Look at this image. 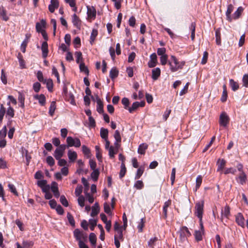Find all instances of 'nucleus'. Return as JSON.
<instances>
[{
  "label": "nucleus",
  "instance_id": "7",
  "mask_svg": "<svg viewBox=\"0 0 248 248\" xmlns=\"http://www.w3.org/2000/svg\"><path fill=\"white\" fill-rule=\"evenodd\" d=\"M230 121L229 116L225 112H222L219 117V124L220 125L226 127Z\"/></svg>",
  "mask_w": 248,
  "mask_h": 248
},
{
  "label": "nucleus",
  "instance_id": "33",
  "mask_svg": "<svg viewBox=\"0 0 248 248\" xmlns=\"http://www.w3.org/2000/svg\"><path fill=\"white\" fill-rule=\"evenodd\" d=\"M239 182L241 185H244L247 180V176L244 172H240L238 176Z\"/></svg>",
  "mask_w": 248,
  "mask_h": 248
},
{
  "label": "nucleus",
  "instance_id": "46",
  "mask_svg": "<svg viewBox=\"0 0 248 248\" xmlns=\"http://www.w3.org/2000/svg\"><path fill=\"white\" fill-rule=\"evenodd\" d=\"M67 219L68 220V221H69L70 224L72 227H75V221L74 218L73 216L72 215V214L69 212L67 213Z\"/></svg>",
  "mask_w": 248,
  "mask_h": 248
},
{
  "label": "nucleus",
  "instance_id": "18",
  "mask_svg": "<svg viewBox=\"0 0 248 248\" xmlns=\"http://www.w3.org/2000/svg\"><path fill=\"white\" fill-rule=\"evenodd\" d=\"M41 50L42 51V57L46 58L47 56L48 52V45L46 41L43 42L42 44Z\"/></svg>",
  "mask_w": 248,
  "mask_h": 248
},
{
  "label": "nucleus",
  "instance_id": "64",
  "mask_svg": "<svg viewBox=\"0 0 248 248\" xmlns=\"http://www.w3.org/2000/svg\"><path fill=\"white\" fill-rule=\"evenodd\" d=\"M243 85L245 87H248V74H245L243 77Z\"/></svg>",
  "mask_w": 248,
  "mask_h": 248
},
{
  "label": "nucleus",
  "instance_id": "63",
  "mask_svg": "<svg viewBox=\"0 0 248 248\" xmlns=\"http://www.w3.org/2000/svg\"><path fill=\"white\" fill-rule=\"evenodd\" d=\"M46 161L50 166H53L55 164V160L51 156H48L46 157Z\"/></svg>",
  "mask_w": 248,
  "mask_h": 248
},
{
  "label": "nucleus",
  "instance_id": "62",
  "mask_svg": "<svg viewBox=\"0 0 248 248\" xmlns=\"http://www.w3.org/2000/svg\"><path fill=\"white\" fill-rule=\"evenodd\" d=\"M8 186L11 192H12L16 196L18 195V193L16 191V188L14 185L9 184Z\"/></svg>",
  "mask_w": 248,
  "mask_h": 248
},
{
  "label": "nucleus",
  "instance_id": "48",
  "mask_svg": "<svg viewBox=\"0 0 248 248\" xmlns=\"http://www.w3.org/2000/svg\"><path fill=\"white\" fill-rule=\"evenodd\" d=\"M66 96L67 98H68V101H70V103L73 105L75 104V101L74 99V95L71 93H68L67 92L65 93Z\"/></svg>",
  "mask_w": 248,
  "mask_h": 248
},
{
  "label": "nucleus",
  "instance_id": "14",
  "mask_svg": "<svg viewBox=\"0 0 248 248\" xmlns=\"http://www.w3.org/2000/svg\"><path fill=\"white\" fill-rule=\"evenodd\" d=\"M59 6L58 0H51L50 4L48 6V9L50 12L53 13L56 9Z\"/></svg>",
  "mask_w": 248,
  "mask_h": 248
},
{
  "label": "nucleus",
  "instance_id": "3",
  "mask_svg": "<svg viewBox=\"0 0 248 248\" xmlns=\"http://www.w3.org/2000/svg\"><path fill=\"white\" fill-rule=\"evenodd\" d=\"M74 236L76 239L78 241V243L80 241H86L87 240L88 236L86 233L80 231L79 229H76L74 231Z\"/></svg>",
  "mask_w": 248,
  "mask_h": 248
},
{
  "label": "nucleus",
  "instance_id": "43",
  "mask_svg": "<svg viewBox=\"0 0 248 248\" xmlns=\"http://www.w3.org/2000/svg\"><path fill=\"white\" fill-rule=\"evenodd\" d=\"M196 24L194 22H192L189 27L190 30L191 31V38L192 41H194L195 39V32Z\"/></svg>",
  "mask_w": 248,
  "mask_h": 248
},
{
  "label": "nucleus",
  "instance_id": "10",
  "mask_svg": "<svg viewBox=\"0 0 248 248\" xmlns=\"http://www.w3.org/2000/svg\"><path fill=\"white\" fill-rule=\"evenodd\" d=\"M87 9L88 18L94 19L96 17V14L95 8L93 6H87Z\"/></svg>",
  "mask_w": 248,
  "mask_h": 248
},
{
  "label": "nucleus",
  "instance_id": "55",
  "mask_svg": "<svg viewBox=\"0 0 248 248\" xmlns=\"http://www.w3.org/2000/svg\"><path fill=\"white\" fill-rule=\"evenodd\" d=\"M202 177L201 175H199L197 178L196 181V190H197L201 186L202 183Z\"/></svg>",
  "mask_w": 248,
  "mask_h": 248
},
{
  "label": "nucleus",
  "instance_id": "2",
  "mask_svg": "<svg viewBox=\"0 0 248 248\" xmlns=\"http://www.w3.org/2000/svg\"><path fill=\"white\" fill-rule=\"evenodd\" d=\"M195 215L200 219V226L202 229H203V226L202 223V217L203 210V202H198L196 204L195 206Z\"/></svg>",
  "mask_w": 248,
  "mask_h": 248
},
{
  "label": "nucleus",
  "instance_id": "24",
  "mask_svg": "<svg viewBox=\"0 0 248 248\" xmlns=\"http://www.w3.org/2000/svg\"><path fill=\"white\" fill-rule=\"evenodd\" d=\"M243 11L244 8L242 7H239L233 14L232 16V19H236L239 18Z\"/></svg>",
  "mask_w": 248,
  "mask_h": 248
},
{
  "label": "nucleus",
  "instance_id": "34",
  "mask_svg": "<svg viewBox=\"0 0 248 248\" xmlns=\"http://www.w3.org/2000/svg\"><path fill=\"white\" fill-rule=\"evenodd\" d=\"M108 155L110 158H113L114 157V155L118 152V151L116 150L114 147L112 146H110L108 149Z\"/></svg>",
  "mask_w": 248,
  "mask_h": 248
},
{
  "label": "nucleus",
  "instance_id": "13",
  "mask_svg": "<svg viewBox=\"0 0 248 248\" xmlns=\"http://www.w3.org/2000/svg\"><path fill=\"white\" fill-rule=\"evenodd\" d=\"M150 60L148 62V66L150 68L154 67L157 63V56L155 53L150 55Z\"/></svg>",
  "mask_w": 248,
  "mask_h": 248
},
{
  "label": "nucleus",
  "instance_id": "61",
  "mask_svg": "<svg viewBox=\"0 0 248 248\" xmlns=\"http://www.w3.org/2000/svg\"><path fill=\"white\" fill-rule=\"evenodd\" d=\"M89 224L90 225V228L91 231H93L95 226L97 225V221L95 219H91L89 220Z\"/></svg>",
  "mask_w": 248,
  "mask_h": 248
},
{
  "label": "nucleus",
  "instance_id": "40",
  "mask_svg": "<svg viewBox=\"0 0 248 248\" xmlns=\"http://www.w3.org/2000/svg\"><path fill=\"white\" fill-rule=\"evenodd\" d=\"M7 105L9 107L7 110L6 115L10 116L11 118H13L15 115L14 109L10 106V102L8 103Z\"/></svg>",
  "mask_w": 248,
  "mask_h": 248
},
{
  "label": "nucleus",
  "instance_id": "42",
  "mask_svg": "<svg viewBox=\"0 0 248 248\" xmlns=\"http://www.w3.org/2000/svg\"><path fill=\"white\" fill-rule=\"evenodd\" d=\"M82 150L83 153L87 156V157L90 158L91 157V151L86 146L82 145Z\"/></svg>",
  "mask_w": 248,
  "mask_h": 248
},
{
  "label": "nucleus",
  "instance_id": "27",
  "mask_svg": "<svg viewBox=\"0 0 248 248\" xmlns=\"http://www.w3.org/2000/svg\"><path fill=\"white\" fill-rule=\"evenodd\" d=\"M21 153L22 156L25 157L27 161V164L28 165L31 159V155H29L28 150L23 147L21 148Z\"/></svg>",
  "mask_w": 248,
  "mask_h": 248
},
{
  "label": "nucleus",
  "instance_id": "20",
  "mask_svg": "<svg viewBox=\"0 0 248 248\" xmlns=\"http://www.w3.org/2000/svg\"><path fill=\"white\" fill-rule=\"evenodd\" d=\"M0 17H1L2 20L7 21L9 17L7 15V12L3 6H0Z\"/></svg>",
  "mask_w": 248,
  "mask_h": 248
},
{
  "label": "nucleus",
  "instance_id": "36",
  "mask_svg": "<svg viewBox=\"0 0 248 248\" xmlns=\"http://www.w3.org/2000/svg\"><path fill=\"white\" fill-rule=\"evenodd\" d=\"M119 71L115 67L112 68L109 72V77L113 79L116 78L118 75Z\"/></svg>",
  "mask_w": 248,
  "mask_h": 248
},
{
  "label": "nucleus",
  "instance_id": "22",
  "mask_svg": "<svg viewBox=\"0 0 248 248\" xmlns=\"http://www.w3.org/2000/svg\"><path fill=\"white\" fill-rule=\"evenodd\" d=\"M46 22L45 20L42 19L40 22H37L36 24V29L37 31L40 32L43 31V28L46 26Z\"/></svg>",
  "mask_w": 248,
  "mask_h": 248
},
{
  "label": "nucleus",
  "instance_id": "11",
  "mask_svg": "<svg viewBox=\"0 0 248 248\" xmlns=\"http://www.w3.org/2000/svg\"><path fill=\"white\" fill-rule=\"evenodd\" d=\"M226 164V161L224 159L219 158L217 162V171L220 172V173H222V170L224 169Z\"/></svg>",
  "mask_w": 248,
  "mask_h": 248
},
{
  "label": "nucleus",
  "instance_id": "53",
  "mask_svg": "<svg viewBox=\"0 0 248 248\" xmlns=\"http://www.w3.org/2000/svg\"><path fill=\"white\" fill-rule=\"evenodd\" d=\"M33 243L31 241H24L22 243L23 248H31Z\"/></svg>",
  "mask_w": 248,
  "mask_h": 248
},
{
  "label": "nucleus",
  "instance_id": "5",
  "mask_svg": "<svg viewBox=\"0 0 248 248\" xmlns=\"http://www.w3.org/2000/svg\"><path fill=\"white\" fill-rule=\"evenodd\" d=\"M178 233L180 235V240L182 242L186 241L187 239V237L191 235V233L188 228L186 226H184L181 228Z\"/></svg>",
  "mask_w": 248,
  "mask_h": 248
},
{
  "label": "nucleus",
  "instance_id": "19",
  "mask_svg": "<svg viewBox=\"0 0 248 248\" xmlns=\"http://www.w3.org/2000/svg\"><path fill=\"white\" fill-rule=\"evenodd\" d=\"M152 78L154 80H156L160 77L161 74L160 69L158 67L155 68L152 70Z\"/></svg>",
  "mask_w": 248,
  "mask_h": 248
},
{
  "label": "nucleus",
  "instance_id": "1",
  "mask_svg": "<svg viewBox=\"0 0 248 248\" xmlns=\"http://www.w3.org/2000/svg\"><path fill=\"white\" fill-rule=\"evenodd\" d=\"M170 59L168 63L172 72H176L179 69H182L185 64V61L179 62L174 56H171Z\"/></svg>",
  "mask_w": 248,
  "mask_h": 248
},
{
  "label": "nucleus",
  "instance_id": "54",
  "mask_svg": "<svg viewBox=\"0 0 248 248\" xmlns=\"http://www.w3.org/2000/svg\"><path fill=\"white\" fill-rule=\"evenodd\" d=\"M79 68L81 71L84 72L88 75L89 71L87 67L85 66L84 63L81 62L80 63Z\"/></svg>",
  "mask_w": 248,
  "mask_h": 248
},
{
  "label": "nucleus",
  "instance_id": "58",
  "mask_svg": "<svg viewBox=\"0 0 248 248\" xmlns=\"http://www.w3.org/2000/svg\"><path fill=\"white\" fill-rule=\"evenodd\" d=\"M116 233L114 235V238L123 240V235L122 230H118V231H116Z\"/></svg>",
  "mask_w": 248,
  "mask_h": 248
},
{
  "label": "nucleus",
  "instance_id": "51",
  "mask_svg": "<svg viewBox=\"0 0 248 248\" xmlns=\"http://www.w3.org/2000/svg\"><path fill=\"white\" fill-rule=\"evenodd\" d=\"M144 185L142 181H137L134 184V187L137 189H141L143 187Z\"/></svg>",
  "mask_w": 248,
  "mask_h": 248
},
{
  "label": "nucleus",
  "instance_id": "38",
  "mask_svg": "<svg viewBox=\"0 0 248 248\" xmlns=\"http://www.w3.org/2000/svg\"><path fill=\"white\" fill-rule=\"evenodd\" d=\"M230 85L232 90L233 91H236L239 89V85L238 83L234 81L232 79L230 80Z\"/></svg>",
  "mask_w": 248,
  "mask_h": 248
},
{
  "label": "nucleus",
  "instance_id": "21",
  "mask_svg": "<svg viewBox=\"0 0 248 248\" xmlns=\"http://www.w3.org/2000/svg\"><path fill=\"white\" fill-rule=\"evenodd\" d=\"M100 207L98 202H95L93 206L92 207V212L91 216L92 217H94L96 216L99 212Z\"/></svg>",
  "mask_w": 248,
  "mask_h": 248
},
{
  "label": "nucleus",
  "instance_id": "50",
  "mask_svg": "<svg viewBox=\"0 0 248 248\" xmlns=\"http://www.w3.org/2000/svg\"><path fill=\"white\" fill-rule=\"evenodd\" d=\"M89 240L92 245L95 246L96 242V237L94 233H91L89 235Z\"/></svg>",
  "mask_w": 248,
  "mask_h": 248
},
{
  "label": "nucleus",
  "instance_id": "23",
  "mask_svg": "<svg viewBox=\"0 0 248 248\" xmlns=\"http://www.w3.org/2000/svg\"><path fill=\"white\" fill-rule=\"evenodd\" d=\"M148 147V145L146 143H142L140 144L138 149V153L140 155H144L145 154V151L147 149Z\"/></svg>",
  "mask_w": 248,
  "mask_h": 248
},
{
  "label": "nucleus",
  "instance_id": "35",
  "mask_svg": "<svg viewBox=\"0 0 248 248\" xmlns=\"http://www.w3.org/2000/svg\"><path fill=\"white\" fill-rule=\"evenodd\" d=\"M43 83L46 84L48 90L50 92H52L53 86L52 80L51 79H45Z\"/></svg>",
  "mask_w": 248,
  "mask_h": 248
},
{
  "label": "nucleus",
  "instance_id": "56",
  "mask_svg": "<svg viewBox=\"0 0 248 248\" xmlns=\"http://www.w3.org/2000/svg\"><path fill=\"white\" fill-rule=\"evenodd\" d=\"M7 134L6 126L5 125L1 130H0V139H4Z\"/></svg>",
  "mask_w": 248,
  "mask_h": 248
},
{
  "label": "nucleus",
  "instance_id": "49",
  "mask_svg": "<svg viewBox=\"0 0 248 248\" xmlns=\"http://www.w3.org/2000/svg\"><path fill=\"white\" fill-rule=\"evenodd\" d=\"M158 240L157 237H154L151 238L148 242V246L150 248H154L155 242Z\"/></svg>",
  "mask_w": 248,
  "mask_h": 248
},
{
  "label": "nucleus",
  "instance_id": "12",
  "mask_svg": "<svg viewBox=\"0 0 248 248\" xmlns=\"http://www.w3.org/2000/svg\"><path fill=\"white\" fill-rule=\"evenodd\" d=\"M33 98L34 99L38 100V102L41 106H44L45 105L46 99L44 94H35L33 96Z\"/></svg>",
  "mask_w": 248,
  "mask_h": 248
},
{
  "label": "nucleus",
  "instance_id": "9",
  "mask_svg": "<svg viewBox=\"0 0 248 248\" xmlns=\"http://www.w3.org/2000/svg\"><path fill=\"white\" fill-rule=\"evenodd\" d=\"M145 103L144 101H141L140 102H134L132 106L128 108V111L130 113L133 112L134 111L136 110L139 107H143L145 106Z\"/></svg>",
  "mask_w": 248,
  "mask_h": 248
},
{
  "label": "nucleus",
  "instance_id": "4",
  "mask_svg": "<svg viewBox=\"0 0 248 248\" xmlns=\"http://www.w3.org/2000/svg\"><path fill=\"white\" fill-rule=\"evenodd\" d=\"M67 147L74 146L75 147H79L81 146L80 140L78 138H73L72 137H68L66 139Z\"/></svg>",
  "mask_w": 248,
  "mask_h": 248
},
{
  "label": "nucleus",
  "instance_id": "37",
  "mask_svg": "<svg viewBox=\"0 0 248 248\" xmlns=\"http://www.w3.org/2000/svg\"><path fill=\"white\" fill-rule=\"evenodd\" d=\"M223 92L222 94L221 97V101L222 102H224L226 101L227 98V87L226 85H223Z\"/></svg>",
  "mask_w": 248,
  "mask_h": 248
},
{
  "label": "nucleus",
  "instance_id": "39",
  "mask_svg": "<svg viewBox=\"0 0 248 248\" xmlns=\"http://www.w3.org/2000/svg\"><path fill=\"white\" fill-rule=\"evenodd\" d=\"M30 37V35L29 36L26 35V39H25L23 42L22 43L21 45V50L22 52L25 53L26 51V48L27 46L28 43V38Z\"/></svg>",
  "mask_w": 248,
  "mask_h": 248
},
{
  "label": "nucleus",
  "instance_id": "28",
  "mask_svg": "<svg viewBox=\"0 0 248 248\" xmlns=\"http://www.w3.org/2000/svg\"><path fill=\"white\" fill-rule=\"evenodd\" d=\"M68 157L70 161L72 162L75 161L77 158V154L75 151L69 150L67 153Z\"/></svg>",
  "mask_w": 248,
  "mask_h": 248
},
{
  "label": "nucleus",
  "instance_id": "59",
  "mask_svg": "<svg viewBox=\"0 0 248 248\" xmlns=\"http://www.w3.org/2000/svg\"><path fill=\"white\" fill-rule=\"evenodd\" d=\"M71 7L73 8V10L76 12L77 11V7L76 6V0H71L67 2Z\"/></svg>",
  "mask_w": 248,
  "mask_h": 248
},
{
  "label": "nucleus",
  "instance_id": "6",
  "mask_svg": "<svg viewBox=\"0 0 248 248\" xmlns=\"http://www.w3.org/2000/svg\"><path fill=\"white\" fill-rule=\"evenodd\" d=\"M66 148L65 144L60 145L55 151L54 156L56 159H59L63 155L65 150Z\"/></svg>",
  "mask_w": 248,
  "mask_h": 248
},
{
  "label": "nucleus",
  "instance_id": "26",
  "mask_svg": "<svg viewBox=\"0 0 248 248\" xmlns=\"http://www.w3.org/2000/svg\"><path fill=\"white\" fill-rule=\"evenodd\" d=\"M171 202L170 200H168L164 203L163 208V212L164 214V217L165 219L167 217L168 208L171 205Z\"/></svg>",
  "mask_w": 248,
  "mask_h": 248
},
{
  "label": "nucleus",
  "instance_id": "8",
  "mask_svg": "<svg viewBox=\"0 0 248 248\" xmlns=\"http://www.w3.org/2000/svg\"><path fill=\"white\" fill-rule=\"evenodd\" d=\"M235 221L236 223L242 228H245V218L241 213H238L235 215Z\"/></svg>",
  "mask_w": 248,
  "mask_h": 248
},
{
  "label": "nucleus",
  "instance_id": "30",
  "mask_svg": "<svg viewBox=\"0 0 248 248\" xmlns=\"http://www.w3.org/2000/svg\"><path fill=\"white\" fill-rule=\"evenodd\" d=\"M203 231V228H201V231H195V237L197 241H201L202 239V233Z\"/></svg>",
  "mask_w": 248,
  "mask_h": 248
},
{
  "label": "nucleus",
  "instance_id": "32",
  "mask_svg": "<svg viewBox=\"0 0 248 248\" xmlns=\"http://www.w3.org/2000/svg\"><path fill=\"white\" fill-rule=\"evenodd\" d=\"M216 42L217 45L218 46L221 45V34L219 29H217L216 31Z\"/></svg>",
  "mask_w": 248,
  "mask_h": 248
},
{
  "label": "nucleus",
  "instance_id": "52",
  "mask_svg": "<svg viewBox=\"0 0 248 248\" xmlns=\"http://www.w3.org/2000/svg\"><path fill=\"white\" fill-rule=\"evenodd\" d=\"M60 201L61 203L65 207H68L69 205L68 201L64 195H62L60 197Z\"/></svg>",
  "mask_w": 248,
  "mask_h": 248
},
{
  "label": "nucleus",
  "instance_id": "25",
  "mask_svg": "<svg viewBox=\"0 0 248 248\" xmlns=\"http://www.w3.org/2000/svg\"><path fill=\"white\" fill-rule=\"evenodd\" d=\"M96 101L97 104V111L99 113H102L104 111L103 105L98 95H96Z\"/></svg>",
  "mask_w": 248,
  "mask_h": 248
},
{
  "label": "nucleus",
  "instance_id": "29",
  "mask_svg": "<svg viewBox=\"0 0 248 248\" xmlns=\"http://www.w3.org/2000/svg\"><path fill=\"white\" fill-rule=\"evenodd\" d=\"M97 35H98L97 30L93 29L92 30V33H91V34L90 36V43L92 45H93V44L94 43V42L95 38H96V36H97Z\"/></svg>",
  "mask_w": 248,
  "mask_h": 248
},
{
  "label": "nucleus",
  "instance_id": "16",
  "mask_svg": "<svg viewBox=\"0 0 248 248\" xmlns=\"http://www.w3.org/2000/svg\"><path fill=\"white\" fill-rule=\"evenodd\" d=\"M234 7L232 4H229L228 6L227 10L226 12V16L227 20L231 22L232 20V16H231V13L233 11Z\"/></svg>",
  "mask_w": 248,
  "mask_h": 248
},
{
  "label": "nucleus",
  "instance_id": "41",
  "mask_svg": "<svg viewBox=\"0 0 248 248\" xmlns=\"http://www.w3.org/2000/svg\"><path fill=\"white\" fill-rule=\"evenodd\" d=\"M126 171V169L125 164L124 162H122L121 165V170L119 173V176L120 178H122L125 175Z\"/></svg>",
  "mask_w": 248,
  "mask_h": 248
},
{
  "label": "nucleus",
  "instance_id": "60",
  "mask_svg": "<svg viewBox=\"0 0 248 248\" xmlns=\"http://www.w3.org/2000/svg\"><path fill=\"white\" fill-rule=\"evenodd\" d=\"M145 221L143 218H141L140 221L139 222L138 225V229L139 230V232H141L143 231V228L144 226Z\"/></svg>",
  "mask_w": 248,
  "mask_h": 248
},
{
  "label": "nucleus",
  "instance_id": "57",
  "mask_svg": "<svg viewBox=\"0 0 248 248\" xmlns=\"http://www.w3.org/2000/svg\"><path fill=\"white\" fill-rule=\"evenodd\" d=\"M143 172H144L143 168H141V167L139 168L137 170L135 179H139L141 177V176L142 175Z\"/></svg>",
  "mask_w": 248,
  "mask_h": 248
},
{
  "label": "nucleus",
  "instance_id": "44",
  "mask_svg": "<svg viewBox=\"0 0 248 248\" xmlns=\"http://www.w3.org/2000/svg\"><path fill=\"white\" fill-rule=\"evenodd\" d=\"M56 109V102L55 101H52L51 103L49 109V114L51 116H52L54 115L55 110Z\"/></svg>",
  "mask_w": 248,
  "mask_h": 248
},
{
  "label": "nucleus",
  "instance_id": "47",
  "mask_svg": "<svg viewBox=\"0 0 248 248\" xmlns=\"http://www.w3.org/2000/svg\"><path fill=\"white\" fill-rule=\"evenodd\" d=\"M230 213V208L228 205L224 207V210L222 211V215L228 218Z\"/></svg>",
  "mask_w": 248,
  "mask_h": 248
},
{
  "label": "nucleus",
  "instance_id": "17",
  "mask_svg": "<svg viewBox=\"0 0 248 248\" xmlns=\"http://www.w3.org/2000/svg\"><path fill=\"white\" fill-rule=\"evenodd\" d=\"M72 23L74 26L78 29H80L81 26V21L76 14L72 16Z\"/></svg>",
  "mask_w": 248,
  "mask_h": 248
},
{
  "label": "nucleus",
  "instance_id": "45",
  "mask_svg": "<svg viewBox=\"0 0 248 248\" xmlns=\"http://www.w3.org/2000/svg\"><path fill=\"white\" fill-rule=\"evenodd\" d=\"M99 175V171L98 170H93V171L91 174V178L94 181H97Z\"/></svg>",
  "mask_w": 248,
  "mask_h": 248
},
{
  "label": "nucleus",
  "instance_id": "31",
  "mask_svg": "<svg viewBox=\"0 0 248 248\" xmlns=\"http://www.w3.org/2000/svg\"><path fill=\"white\" fill-rule=\"evenodd\" d=\"M108 131L107 129L102 127L100 129V136L102 139L106 140L108 139Z\"/></svg>",
  "mask_w": 248,
  "mask_h": 248
},
{
  "label": "nucleus",
  "instance_id": "15",
  "mask_svg": "<svg viewBox=\"0 0 248 248\" xmlns=\"http://www.w3.org/2000/svg\"><path fill=\"white\" fill-rule=\"evenodd\" d=\"M51 189L54 194V196L58 198L60 196V193L59 192L58 184L55 182H52L51 186Z\"/></svg>",
  "mask_w": 248,
  "mask_h": 248
}]
</instances>
